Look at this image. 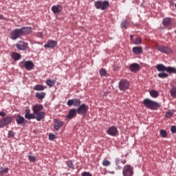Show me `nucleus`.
Returning <instances> with one entry per match:
<instances>
[{
	"instance_id": "f257e3e1",
	"label": "nucleus",
	"mask_w": 176,
	"mask_h": 176,
	"mask_svg": "<svg viewBox=\"0 0 176 176\" xmlns=\"http://www.w3.org/2000/svg\"><path fill=\"white\" fill-rule=\"evenodd\" d=\"M32 111L34 115L36 116V120L37 122H41L43 118H45V112L43 111V106L41 104H36L32 107Z\"/></svg>"
},
{
	"instance_id": "f03ea898",
	"label": "nucleus",
	"mask_w": 176,
	"mask_h": 176,
	"mask_svg": "<svg viewBox=\"0 0 176 176\" xmlns=\"http://www.w3.org/2000/svg\"><path fill=\"white\" fill-rule=\"evenodd\" d=\"M143 104L146 108H148V109H158V108H160V104L159 103L151 100V99L145 98L143 100Z\"/></svg>"
},
{
	"instance_id": "7ed1b4c3",
	"label": "nucleus",
	"mask_w": 176,
	"mask_h": 176,
	"mask_svg": "<svg viewBox=\"0 0 176 176\" xmlns=\"http://www.w3.org/2000/svg\"><path fill=\"white\" fill-rule=\"evenodd\" d=\"M94 6L96 9H100V10H107V8H109V1H97L94 2Z\"/></svg>"
},
{
	"instance_id": "20e7f679",
	"label": "nucleus",
	"mask_w": 176,
	"mask_h": 176,
	"mask_svg": "<svg viewBox=\"0 0 176 176\" xmlns=\"http://www.w3.org/2000/svg\"><path fill=\"white\" fill-rule=\"evenodd\" d=\"M34 63L32 60H23L21 62V68H25L27 71L34 69Z\"/></svg>"
},
{
	"instance_id": "39448f33",
	"label": "nucleus",
	"mask_w": 176,
	"mask_h": 176,
	"mask_svg": "<svg viewBox=\"0 0 176 176\" xmlns=\"http://www.w3.org/2000/svg\"><path fill=\"white\" fill-rule=\"evenodd\" d=\"M130 87V82L126 79H122L118 83V89L121 90V91H124L128 90Z\"/></svg>"
},
{
	"instance_id": "423d86ee",
	"label": "nucleus",
	"mask_w": 176,
	"mask_h": 176,
	"mask_svg": "<svg viewBox=\"0 0 176 176\" xmlns=\"http://www.w3.org/2000/svg\"><path fill=\"white\" fill-rule=\"evenodd\" d=\"M76 111L78 115H86L89 111V106L85 103H82L79 106Z\"/></svg>"
},
{
	"instance_id": "0eeeda50",
	"label": "nucleus",
	"mask_w": 176,
	"mask_h": 176,
	"mask_svg": "<svg viewBox=\"0 0 176 176\" xmlns=\"http://www.w3.org/2000/svg\"><path fill=\"white\" fill-rule=\"evenodd\" d=\"M81 104H82V101H80V99L79 98L70 99V100H68L67 102V105L68 107H72L73 105L74 107H79L80 105H81Z\"/></svg>"
},
{
	"instance_id": "6e6552de",
	"label": "nucleus",
	"mask_w": 176,
	"mask_h": 176,
	"mask_svg": "<svg viewBox=\"0 0 176 176\" xmlns=\"http://www.w3.org/2000/svg\"><path fill=\"white\" fill-rule=\"evenodd\" d=\"M134 172L133 170V167L130 165H126L122 169L123 176H133Z\"/></svg>"
},
{
	"instance_id": "1a4fd4ad",
	"label": "nucleus",
	"mask_w": 176,
	"mask_h": 176,
	"mask_svg": "<svg viewBox=\"0 0 176 176\" xmlns=\"http://www.w3.org/2000/svg\"><path fill=\"white\" fill-rule=\"evenodd\" d=\"M23 36L21 29H15L11 32V39L16 41L18 38Z\"/></svg>"
},
{
	"instance_id": "9d476101",
	"label": "nucleus",
	"mask_w": 176,
	"mask_h": 176,
	"mask_svg": "<svg viewBox=\"0 0 176 176\" xmlns=\"http://www.w3.org/2000/svg\"><path fill=\"white\" fill-rule=\"evenodd\" d=\"M157 50L161 53H165V54H170V53H173V50H171V49L164 45H157Z\"/></svg>"
},
{
	"instance_id": "9b49d317",
	"label": "nucleus",
	"mask_w": 176,
	"mask_h": 176,
	"mask_svg": "<svg viewBox=\"0 0 176 176\" xmlns=\"http://www.w3.org/2000/svg\"><path fill=\"white\" fill-rule=\"evenodd\" d=\"M16 46L18 50H25V49L28 47V43H25L23 41H19L17 42Z\"/></svg>"
},
{
	"instance_id": "f8f14e48",
	"label": "nucleus",
	"mask_w": 176,
	"mask_h": 176,
	"mask_svg": "<svg viewBox=\"0 0 176 176\" xmlns=\"http://www.w3.org/2000/svg\"><path fill=\"white\" fill-rule=\"evenodd\" d=\"M57 46V41L50 40L45 45L44 47L45 49H54Z\"/></svg>"
},
{
	"instance_id": "ddd939ff",
	"label": "nucleus",
	"mask_w": 176,
	"mask_h": 176,
	"mask_svg": "<svg viewBox=\"0 0 176 176\" xmlns=\"http://www.w3.org/2000/svg\"><path fill=\"white\" fill-rule=\"evenodd\" d=\"M11 123L12 118L6 117L0 121V129H1V127H5V126H8V124H10Z\"/></svg>"
},
{
	"instance_id": "4468645a",
	"label": "nucleus",
	"mask_w": 176,
	"mask_h": 176,
	"mask_svg": "<svg viewBox=\"0 0 176 176\" xmlns=\"http://www.w3.org/2000/svg\"><path fill=\"white\" fill-rule=\"evenodd\" d=\"M52 12L54 14H60V12H63V6L61 5H55L53 6L51 8Z\"/></svg>"
},
{
	"instance_id": "2eb2a0df",
	"label": "nucleus",
	"mask_w": 176,
	"mask_h": 176,
	"mask_svg": "<svg viewBox=\"0 0 176 176\" xmlns=\"http://www.w3.org/2000/svg\"><path fill=\"white\" fill-rule=\"evenodd\" d=\"M109 135H111V137H115L118 134V128L115 126H110L107 131Z\"/></svg>"
},
{
	"instance_id": "dca6fc26",
	"label": "nucleus",
	"mask_w": 176,
	"mask_h": 176,
	"mask_svg": "<svg viewBox=\"0 0 176 176\" xmlns=\"http://www.w3.org/2000/svg\"><path fill=\"white\" fill-rule=\"evenodd\" d=\"M63 122L60 120H54V129L56 131H58L61 127H63Z\"/></svg>"
},
{
	"instance_id": "f3484780",
	"label": "nucleus",
	"mask_w": 176,
	"mask_h": 176,
	"mask_svg": "<svg viewBox=\"0 0 176 176\" xmlns=\"http://www.w3.org/2000/svg\"><path fill=\"white\" fill-rule=\"evenodd\" d=\"M25 118L28 120H31V119H36L35 114L31 113V111L30 109L25 110Z\"/></svg>"
},
{
	"instance_id": "a211bd4d",
	"label": "nucleus",
	"mask_w": 176,
	"mask_h": 176,
	"mask_svg": "<svg viewBox=\"0 0 176 176\" xmlns=\"http://www.w3.org/2000/svg\"><path fill=\"white\" fill-rule=\"evenodd\" d=\"M21 30V32L23 35H28V34H31V32H32V28H28V27H23L21 28H20Z\"/></svg>"
},
{
	"instance_id": "6ab92c4d",
	"label": "nucleus",
	"mask_w": 176,
	"mask_h": 176,
	"mask_svg": "<svg viewBox=\"0 0 176 176\" xmlns=\"http://www.w3.org/2000/svg\"><path fill=\"white\" fill-rule=\"evenodd\" d=\"M132 52L133 54H135L136 56H138L140 54H142V47L137 46V47H133L132 48Z\"/></svg>"
},
{
	"instance_id": "aec40b11",
	"label": "nucleus",
	"mask_w": 176,
	"mask_h": 176,
	"mask_svg": "<svg viewBox=\"0 0 176 176\" xmlns=\"http://www.w3.org/2000/svg\"><path fill=\"white\" fill-rule=\"evenodd\" d=\"M76 109H71L69 111V113L68 115L67 116V119H74V118H75L76 115Z\"/></svg>"
},
{
	"instance_id": "412c9836",
	"label": "nucleus",
	"mask_w": 176,
	"mask_h": 176,
	"mask_svg": "<svg viewBox=\"0 0 176 176\" xmlns=\"http://www.w3.org/2000/svg\"><path fill=\"white\" fill-rule=\"evenodd\" d=\"M130 69L131 72H137V71H140V65L138 63H133L130 65Z\"/></svg>"
},
{
	"instance_id": "4be33fe9",
	"label": "nucleus",
	"mask_w": 176,
	"mask_h": 176,
	"mask_svg": "<svg viewBox=\"0 0 176 176\" xmlns=\"http://www.w3.org/2000/svg\"><path fill=\"white\" fill-rule=\"evenodd\" d=\"M156 69L159 72H164L167 71V67L163 64H158L156 65Z\"/></svg>"
},
{
	"instance_id": "5701e85b",
	"label": "nucleus",
	"mask_w": 176,
	"mask_h": 176,
	"mask_svg": "<svg viewBox=\"0 0 176 176\" xmlns=\"http://www.w3.org/2000/svg\"><path fill=\"white\" fill-rule=\"evenodd\" d=\"M11 56L14 61H18L21 58V55L17 52H12Z\"/></svg>"
},
{
	"instance_id": "b1692460",
	"label": "nucleus",
	"mask_w": 176,
	"mask_h": 176,
	"mask_svg": "<svg viewBox=\"0 0 176 176\" xmlns=\"http://www.w3.org/2000/svg\"><path fill=\"white\" fill-rule=\"evenodd\" d=\"M170 94L173 98H176V86L172 85L170 90Z\"/></svg>"
},
{
	"instance_id": "393cba45",
	"label": "nucleus",
	"mask_w": 176,
	"mask_h": 176,
	"mask_svg": "<svg viewBox=\"0 0 176 176\" xmlns=\"http://www.w3.org/2000/svg\"><path fill=\"white\" fill-rule=\"evenodd\" d=\"M46 96V93L45 92H36V98H38V100H43L45 98V96Z\"/></svg>"
},
{
	"instance_id": "a878e982",
	"label": "nucleus",
	"mask_w": 176,
	"mask_h": 176,
	"mask_svg": "<svg viewBox=\"0 0 176 176\" xmlns=\"http://www.w3.org/2000/svg\"><path fill=\"white\" fill-rule=\"evenodd\" d=\"M25 121V119L24 118V117L19 115L16 117V123L18 124H23V123H24V122Z\"/></svg>"
},
{
	"instance_id": "bb28decb",
	"label": "nucleus",
	"mask_w": 176,
	"mask_h": 176,
	"mask_svg": "<svg viewBox=\"0 0 176 176\" xmlns=\"http://www.w3.org/2000/svg\"><path fill=\"white\" fill-rule=\"evenodd\" d=\"M120 27L121 28H125L126 30L130 27V22L127 21V20H125L121 23Z\"/></svg>"
},
{
	"instance_id": "cd10ccee",
	"label": "nucleus",
	"mask_w": 176,
	"mask_h": 176,
	"mask_svg": "<svg viewBox=\"0 0 176 176\" xmlns=\"http://www.w3.org/2000/svg\"><path fill=\"white\" fill-rule=\"evenodd\" d=\"M150 96L153 97V98H157L159 97V92L156 90L150 91Z\"/></svg>"
},
{
	"instance_id": "c85d7f7f",
	"label": "nucleus",
	"mask_w": 176,
	"mask_h": 176,
	"mask_svg": "<svg viewBox=\"0 0 176 176\" xmlns=\"http://www.w3.org/2000/svg\"><path fill=\"white\" fill-rule=\"evenodd\" d=\"M171 18H166L162 21L163 25H171Z\"/></svg>"
},
{
	"instance_id": "c756f323",
	"label": "nucleus",
	"mask_w": 176,
	"mask_h": 176,
	"mask_svg": "<svg viewBox=\"0 0 176 176\" xmlns=\"http://www.w3.org/2000/svg\"><path fill=\"white\" fill-rule=\"evenodd\" d=\"M115 162H116V166H119L120 163H122V164H126V163H127V161L126 160H120V158H116Z\"/></svg>"
},
{
	"instance_id": "7c9ffc66",
	"label": "nucleus",
	"mask_w": 176,
	"mask_h": 176,
	"mask_svg": "<svg viewBox=\"0 0 176 176\" xmlns=\"http://www.w3.org/2000/svg\"><path fill=\"white\" fill-rule=\"evenodd\" d=\"M34 90H36V91H43L45 90V87L42 85H36L34 86Z\"/></svg>"
},
{
	"instance_id": "2f4dec72",
	"label": "nucleus",
	"mask_w": 176,
	"mask_h": 176,
	"mask_svg": "<svg viewBox=\"0 0 176 176\" xmlns=\"http://www.w3.org/2000/svg\"><path fill=\"white\" fill-rule=\"evenodd\" d=\"M166 72H168V74H176V68L172 67H167Z\"/></svg>"
},
{
	"instance_id": "473e14b6",
	"label": "nucleus",
	"mask_w": 176,
	"mask_h": 176,
	"mask_svg": "<svg viewBox=\"0 0 176 176\" xmlns=\"http://www.w3.org/2000/svg\"><path fill=\"white\" fill-rule=\"evenodd\" d=\"M46 85H47V86H50V87H53V86H54V85H56V80H47Z\"/></svg>"
},
{
	"instance_id": "72a5a7b5",
	"label": "nucleus",
	"mask_w": 176,
	"mask_h": 176,
	"mask_svg": "<svg viewBox=\"0 0 176 176\" xmlns=\"http://www.w3.org/2000/svg\"><path fill=\"white\" fill-rule=\"evenodd\" d=\"M157 76L158 78H161L162 79H164V78H168V74H167L165 72H161L158 74Z\"/></svg>"
},
{
	"instance_id": "f704fd0d",
	"label": "nucleus",
	"mask_w": 176,
	"mask_h": 176,
	"mask_svg": "<svg viewBox=\"0 0 176 176\" xmlns=\"http://www.w3.org/2000/svg\"><path fill=\"white\" fill-rule=\"evenodd\" d=\"M142 42V40L141 39V38H137L133 40V43H134V45H140Z\"/></svg>"
},
{
	"instance_id": "c9c22d12",
	"label": "nucleus",
	"mask_w": 176,
	"mask_h": 176,
	"mask_svg": "<svg viewBox=\"0 0 176 176\" xmlns=\"http://www.w3.org/2000/svg\"><path fill=\"white\" fill-rule=\"evenodd\" d=\"M102 166H104V167H109V166H111V162H109L107 159H104L102 162Z\"/></svg>"
},
{
	"instance_id": "e433bc0d",
	"label": "nucleus",
	"mask_w": 176,
	"mask_h": 176,
	"mask_svg": "<svg viewBox=\"0 0 176 176\" xmlns=\"http://www.w3.org/2000/svg\"><path fill=\"white\" fill-rule=\"evenodd\" d=\"M173 115H174V110H170L166 113L165 117L171 118V116H173Z\"/></svg>"
},
{
	"instance_id": "4c0bfd02",
	"label": "nucleus",
	"mask_w": 176,
	"mask_h": 176,
	"mask_svg": "<svg viewBox=\"0 0 176 176\" xmlns=\"http://www.w3.org/2000/svg\"><path fill=\"white\" fill-rule=\"evenodd\" d=\"M160 135L162 137V138H166V137H167V132L166 130H160Z\"/></svg>"
},
{
	"instance_id": "58836bf2",
	"label": "nucleus",
	"mask_w": 176,
	"mask_h": 176,
	"mask_svg": "<svg viewBox=\"0 0 176 176\" xmlns=\"http://www.w3.org/2000/svg\"><path fill=\"white\" fill-rule=\"evenodd\" d=\"M28 159H29L30 162H31L32 163H34V162H35V160H36V157H35L34 155H29Z\"/></svg>"
},
{
	"instance_id": "ea45409f",
	"label": "nucleus",
	"mask_w": 176,
	"mask_h": 176,
	"mask_svg": "<svg viewBox=\"0 0 176 176\" xmlns=\"http://www.w3.org/2000/svg\"><path fill=\"white\" fill-rule=\"evenodd\" d=\"M8 171H9V168H3L1 170H0V174H1V175H3V174H8Z\"/></svg>"
},
{
	"instance_id": "a19ab883",
	"label": "nucleus",
	"mask_w": 176,
	"mask_h": 176,
	"mask_svg": "<svg viewBox=\"0 0 176 176\" xmlns=\"http://www.w3.org/2000/svg\"><path fill=\"white\" fill-rule=\"evenodd\" d=\"M100 74L101 76H105V75H107V70H105L104 69H101L100 70Z\"/></svg>"
},
{
	"instance_id": "79ce46f5",
	"label": "nucleus",
	"mask_w": 176,
	"mask_h": 176,
	"mask_svg": "<svg viewBox=\"0 0 176 176\" xmlns=\"http://www.w3.org/2000/svg\"><path fill=\"white\" fill-rule=\"evenodd\" d=\"M170 131L173 133V134H175L176 133V126L175 125H173L170 127Z\"/></svg>"
},
{
	"instance_id": "37998d69",
	"label": "nucleus",
	"mask_w": 176,
	"mask_h": 176,
	"mask_svg": "<svg viewBox=\"0 0 176 176\" xmlns=\"http://www.w3.org/2000/svg\"><path fill=\"white\" fill-rule=\"evenodd\" d=\"M49 140H56V135L50 133L49 135Z\"/></svg>"
},
{
	"instance_id": "c03bdc74",
	"label": "nucleus",
	"mask_w": 176,
	"mask_h": 176,
	"mask_svg": "<svg viewBox=\"0 0 176 176\" xmlns=\"http://www.w3.org/2000/svg\"><path fill=\"white\" fill-rule=\"evenodd\" d=\"M81 176H93V175H91V173H90L89 172H83L81 174Z\"/></svg>"
},
{
	"instance_id": "a18cd8bd",
	"label": "nucleus",
	"mask_w": 176,
	"mask_h": 176,
	"mask_svg": "<svg viewBox=\"0 0 176 176\" xmlns=\"http://www.w3.org/2000/svg\"><path fill=\"white\" fill-rule=\"evenodd\" d=\"M67 166L69 168H74V164L71 161L67 162Z\"/></svg>"
},
{
	"instance_id": "49530a36",
	"label": "nucleus",
	"mask_w": 176,
	"mask_h": 176,
	"mask_svg": "<svg viewBox=\"0 0 176 176\" xmlns=\"http://www.w3.org/2000/svg\"><path fill=\"white\" fill-rule=\"evenodd\" d=\"M0 116H1L2 118H5V116H6V113L3 111H0Z\"/></svg>"
},
{
	"instance_id": "de8ad7c7",
	"label": "nucleus",
	"mask_w": 176,
	"mask_h": 176,
	"mask_svg": "<svg viewBox=\"0 0 176 176\" xmlns=\"http://www.w3.org/2000/svg\"><path fill=\"white\" fill-rule=\"evenodd\" d=\"M8 135H9V137H13V131H10L8 133Z\"/></svg>"
},
{
	"instance_id": "09e8293b",
	"label": "nucleus",
	"mask_w": 176,
	"mask_h": 176,
	"mask_svg": "<svg viewBox=\"0 0 176 176\" xmlns=\"http://www.w3.org/2000/svg\"><path fill=\"white\" fill-rule=\"evenodd\" d=\"M37 36H38V38H42V36H43V34L42 33H38Z\"/></svg>"
},
{
	"instance_id": "8fccbe9b",
	"label": "nucleus",
	"mask_w": 176,
	"mask_h": 176,
	"mask_svg": "<svg viewBox=\"0 0 176 176\" xmlns=\"http://www.w3.org/2000/svg\"><path fill=\"white\" fill-rule=\"evenodd\" d=\"M0 20H5V18L3 17V15L0 14Z\"/></svg>"
},
{
	"instance_id": "3c124183",
	"label": "nucleus",
	"mask_w": 176,
	"mask_h": 176,
	"mask_svg": "<svg viewBox=\"0 0 176 176\" xmlns=\"http://www.w3.org/2000/svg\"><path fill=\"white\" fill-rule=\"evenodd\" d=\"M130 38H131V39H133V35H131V36H130Z\"/></svg>"
}]
</instances>
